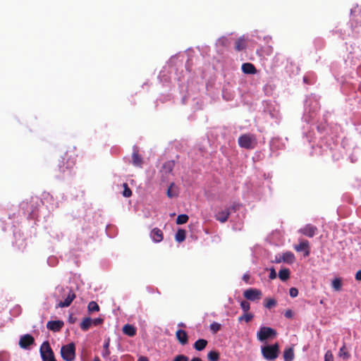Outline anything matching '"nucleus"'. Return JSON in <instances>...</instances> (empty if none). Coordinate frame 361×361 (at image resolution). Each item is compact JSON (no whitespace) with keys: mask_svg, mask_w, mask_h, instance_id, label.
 Instances as JSON below:
<instances>
[{"mask_svg":"<svg viewBox=\"0 0 361 361\" xmlns=\"http://www.w3.org/2000/svg\"><path fill=\"white\" fill-rule=\"evenodd\" d=\"M77 154L75 148L67 150L60 157L58 160V170L59 172L64 173L66 170L72 169L75 164Z\"/></svg>","mask_w":361,"mask_h":361,"instance_id":"f257e3e1","label":"nucleus"},{"mask_svg":"<svg viewBox=\"0 0 361 361\" xmlns=\"http://www.w3.org/2000/svg\"><path fill=\"white\" fill-rule=\"evenodd\" d=\"M238 145L246 149H253L257 145V136L252 133L241 135L238 140Z\"/></svg>","mask_w":361,"mask_h":361,"instance_id":"f03ea898","label":"nucleus"},{"mask_svg":"<svg viewBox=\"0 0 361 361\" xmlns=\"http://www.w3.org/2000/svg\"><path fill=\"white\" fill-rule=\"evenodd\" d=\"M262 354L267 360H274L279 354V345L276 343L274 345H267L262 348Z\"/></svg>","mask_w":361,"mask_h":361,"instance_id":"7ed1b4c3","label":"nucleus"},{"mask_svg":"<svg viewBox=\"0 0 361 361\" xmlns=\"http://www.w3.org/2000/svg\"><path fill=\"white\" fill-rule=\"evenodd\" d=\"M61 356L65 361H73L75 359V345L73 343L64 345L61 348Z\"/></svg>","mask_w":361,"mask_h":361,"instance_id":"20e7f679","label":"nucleus"},{"mask_svg":"<svg viewBox=\"0 0 361 361\" xmlns=\"http://www.w3.org/2000/svg\"><path fill=\"white\" fill-rule=\"evenodd\" d=\"M39 353L42 361H56L54 353L48 341H45L40 346Z\"/></svg>","mask_w":361,"mask_h":361,"instance_id":"39448f33","label":"nucleus"},{"mask_svg":"<svg viewBox=\"0 0 361 361\" xmlns=\"http://www.w3.org/2000/svg\"><path fill=\"white\" fill-rule=\"evenodd\" d=\"M277 335V332L275 329L267 327L262 326L257 333V338L259 341L263 342L269 338H275Z\"/></svg>","mask_w":361,"mask_h":361,"instance_id":"423d86ee","label":"nucleus"},{"mask_svg":"<svg viewBox=\"0 0 361 361\" xmlns=\"http://www.w3.org/2000/svg\"><path fill=\"white\" fill-rule=\"evenodd\" d=\"M243 296L248 300L255 301L262 298V291L257 288H249L244 291Z\"/></svg>","mask_w":361,"mask_h":361,"instance_id":"0eeeda50","label":"nucleus"},{"mask_svg":"<svg viewBox=\"0 0 361 361\" xmlns=\"http://www.w3.org/2000/svg\"><path fill=\"white\" fill-rule=\"evenodd\" d=\"M35 343V338L30 334H25L20 338L19 345L21 348L27 349Z\"/></svg>","mask_w":361,"mask_h":361,"instance_id":"6e6552de","label":"nucleus"},{"mask_svg":"<svg viewBox=\"0 0 361 361\" xmlns=\"http://www.w3.org/2000/svg\"><path fill=\"white\" fill-rule=\"evenodd\" d=\"M174 166L175 162L173 161H168L163 164L162 168L160 170V173L161 174L163 179L168 178V176L173 171Z\"/></svg>","mask_w":361,"mask_h":361,"instance_id":"1a4fd4ad","label":"nucleus"},{"mask_svg":"<svg viewBox=\"0 0 361 361\" xmlns=\"http://www.w3.org/2000/svg\"><path fill=\"white\" fill-rule=\"evenodd\" d=\"M317 232V228L312 224H307L299 230V233L309 238L314 237Z\"/></svg>","mask_w":361,"mask_h":361,"instance_id":"9d476101","label":"nucleus"},{"mask_svg":"<svg viewBox=\"0 0 361 361\" xmlns=\"http://www.w3.org/2000/svg\"><path fill=\"white\" fill-rule=\"evenodd\" d=\"M75 298L76 295L74 291L71 289L68 290L66 299L63 301H60L57 305V307H69Z\"/></svg>","mask_w":361,"mask_h":361,"instance_id":"9b49d317","label":"nucleus"},{"mask_svg":"<svg viewBox=\"0 0 361 361\" xmlns=\"http://www.w3.org/2000/svg\"><path fill=\"white\" fill-rule=\"evenodd\" d=\"M294 249L298 252L304 251L305 257H308L310 254V243L307 240H302L298 245H295Z\"/></svg>","mask_w":361,"mask_h":361,"instance_id":"f8f14e48","label":"nucleus"},{"mask_svg":"<svg viewBox=\"0 0 361 361\" xmlns=\"http://www.w3.org/2000/svg\"><path fill=\"white\" fill-rule=\"evenodd\" d=\"M63 325V322L61 320L49 321L47 324V328L54 332H58L62 329Z\"/></svg>","mask_w":361,"mask_h":361,"instance_id":"ddd939ff","label":"nucleus"},{"mask_svg":"<svg viewBox=\"0 0 361 361\" xmlns=\"http://www.w3.org/2000/svg\"><path fill=\"white\" fill-rule=\"evenodd\" d=\"M176 336L178 342L184 345L188 343V336L185 331L182 329H178L176 332Z\"/></svg>","mask_w":361,"mask_h":361,"instance_id":"4468645a","label":"nucleus"},{"mask_svg":"<svg viewBox=\"0 0 361 361\" xmlns=\"http://www.w3.org/2000/svg\"><path fill=\"white\" fill-rule=\"evenodd\" d=\"M150 237L152 238L154 242L159 243L164 238L163 232L161 231V229L158 228H154L152 230L150 233Z\"/></svg>","mask_w":361,"mask_h":361,"instance_id":"2eb2a0df","label":"nucleus"},{"mask_svg":"<svg viewBox=\"0 0 361 361\" xmlns=\"http://www.w3.org/2000/svg\"><path fill=\"white\" fill-rule=\"evenodd\" d=\"M133 164L137 167H142L143 164V159L140 154L138 153V150L134 149L132 154Z\"/></svg>","mask_w":361,"mask_h":361,"instance_id":"dca6fc26","label":"nucleus"},{"mask_svg":"<svg viewBox=\"0 0 361 361\" xmlns=\"http://www.w3.org/2000/svg\"><path fill=\"white\" fill-rule=\"evenodd\" d=\"M230 214V209H226L223 211L219 212L215 216L216 220L221 223H224L228 220Z\"/></svg>","mask_w":361,"mask_h":361,"instance_id":"f3484780","label":"nucleus"},{"mask_svg":"<svg viewBox=\"0 0 361 361\" xmlns=\"http://www.w3.org/2000/svg\"><path fill=\"white\" fill-rule=\"evenodd\" d=\"M242 71L245 74H255L257 69L251 63H245L242 65Z\"/></svg>","mask_w":361,"mask_h":361,"instance_id":"a211bd4d","label":"nucleus"},{"mask_svg":"<svg viewBox=\"0 0 361 361\" xmlns=\"http://www.w3.org/2000/svg\"><path fill=\"white\" fill-rule=\"evenodd\" d=\"M281 260H283V262L288 264H293L295 260V257L292 252L287 251L281 255Z\"/></svg>","mask_w":361,"mask_h":361,"instance_id":"6ab92c4d","label":"nucleus"},{"mask_svg":"<svg viewBox=\"0 0 361 361\" xmlns=\"http://www.w3.org/2000/svg\"><path fill=\"white\" fill-rule=\"evenodd\" d=\"M123 332L124 334L133 337L136 334V328L131 324H125L123 327Z\"/></svg>","mask_w":361,"mask_h":361,"instance_id":"aec40b11","label":"nucleus"},{"mask_svg":"<svg viewBox=\"0 0 361 361\" xmlns=\"http://www.w3.org/2000/svg\"><path fill=\"white\" fill-rule=\"evenodd\" d=\"M166 195H167L168 197H169V198H172V197L178 196V190L177 187L175 185L174 183H171L170 184L169 187L168 188Z\"/></svg>","mask_w":361,"mask_h":361,"instance_id":"412c9836","label":"nucleus"},{"mask_svg":"<svg viewBox=\"0 0 361 361\" xmlns=\"http://www.w3.org/2000/svg\"><path fill=\"white\" fill-rule=\"evenodd\" d=\"M207 343H208V342L207 340L203 339V338H200L195 342L194 348L198 351L203 350L206 348Z\"/></svg>","mask_w":361,"mask_h":361,"instance_id":"4be33fe9","label":"nucleus"},{"mask_svg":"<svg viewBox=\"0 0 361 361\" xmlns=\"http://www.w3.org/2000/svg\"><path fill=\"white\" fill-rule=\"evenodd\" d=\"M92 324V319L90 317H85L81 322L80 326L82 331H86L90 329Z\"/></svg>","mask_w":361,"mask_h":361,"instance_id":"5701e85b","label":"nucleus"},{"mask_svg":"<svg viewBox=\"0 0 361 361\" xmlns=\"http://www.w3.org/2000/svg\"><path fill=\"white\" fill-rule=\"evenodd\" d=\"M279 277L283 281H287L290 278V270L287 268L281 269L279 272Z\"/></svg>","mask_w":361,"mask_h":361,"instance_id":"b1692460","label":"nucleus"},{"mask_svg":"<svg viewBox=\"0 0 361 361\" xmlns=\"http://www.w3.org/2000/svg\"><path fill=\"white\" fill-rule=\"evenodd\" d=\"M333 289L336 291H340L342 288V279L341 278H335L331 283Z\"/></svg>","mask_w":361,"mask_h":361,"instance_id":"393cba45","label":"nucleus"},{"mask_svg":"<svg viewBox=\"0 0 361 361\" xmlns=\"http://www.w3.org/2000/svg\"><path fill=\"white\" fill-rule=\"evenodd\" d=\"M283 358L285 361H292L294 358V353L292 348L286 349L283 352Z\"/></svg>","mask_w":361,"mask_h":361,"instance_id":"a878e982","label":"nucleus"},{"mask_svg":"<svg viewBox=\"0 0 361 361\" xmlns=\"http://www.w3.org/2000/svg\"><path fill=\"white\" fill-rule=\"evenodd\" d=\"M338 355L341 357H343L344 360H348L350 358V355L347 350L345 344L343 343V346L340 348Z\"/></svg>","mask_w":361,"mask_h":361,"instance_id":"bb28decb","label":"nucleus"},{"mask_svg":"<svg viewBox=\"0 0 361 361\" xmlns=\"http://www.w3.org/2000/svg\"><path fill=\"white\" fill-rule=\"evenodd\" d=\"M245 47H246V43L243 39L239 38L236 40V42L235 43V49L236 51H242Z\"/></svg>","mask_w":361,"mask_h":361,"instance_id":"cd10ccee","label":"nucleus"},{"mask_svg":"<svg viewBox=\"0 0 361 361\" xmlns=\"http://www.w3.org/2000/svg\"><path fill=\"white\" fill-rule=\"evenodd\" d=\"M185 231L183 229H178L175 235V239L177 242L181 243L185 239Z\"/></svg>","mask_w":361,"mask_h":361,"instance_id":"c85d7f7f","label":"nucleus"},{"mask_svg":"<svg viewBox=\"0 0 361 361\" xmlns=\"http://www.w3.org/2000/svg\"><path fill=\"white\" fill-rule=\"evenodd\" d=\"M253 314L247 312L238 317V322H240L242 321H245V322L248 323L253 319Z\"/></svg>","mask_w":361,"mask_h":361,"instance_id":"c756f323","label":"nucleus"},{"mask_svg":"<svg viewBox=\"0 0 361 361\" xmlns=\"http://www.w3.org/2000/svg\"><path fill=\"white\" fill-rule=\"evenodd\" d=\"M207 359L209 361H219V353L216 350H212L207 354Z\"/></svg>","mask_w":361,"mask_h":361,"instance_id":"7c9ffc66","label":"nucleus"},{"mask_svg":"<svg viewBox=\"0 0 361 361\" xmlns=\"http://www.w3.org/2000/svg\"><path fill=\"white\" fill-rule=\"evenodd\" d=\"M87 310L90 312H99V306L98 304L94 301H91L89 302L87 305Z\"/></svg>","mask_w":361,"mask_h":361,"instance_id":"2f4dec72","label":"nucleus"},{"mask_svg":"<svg viewBox=\"0 0 361 361\" xmlns=\"http://www.w3.org/2000/svg\"><path fill=\"white\" fill-rule=\"evenodd\" d=\"M189 217L187 214H180L176 219L177 224H183L188 222Z\"/></svg>","mask_w":361,"mask_h":361,"instance_id":"473e14b6","label":"nucleus"},{"mask_svg":"<svg viewBox=\"0 0 361 361\" xmlns=\"http://www.w3.org/2000/svg\"><path fill=\"white\" fill-rule=\"evenodd\" d=\"M264 302V306L268 309H271L276 305V300L273 298H267Z\"/></svg>","mask_w":361,"mask_h":361,"instance_id":"72a5a7b5","label":"nucleus"},{"mask_svg":"<svg viewBox=\"0 0 361 361\" xmlns=\"http://www.w3.org/2000/svg\"><path fill=\"white\" fill-rule=\"evenodd\" d=\"M221 325L219 323L214 322L210 324V330L213 334H216L219 331H220Z\"/></svg>","mask_w":361,"mask_h":361,"instance_id":"f704fd0d","label":"nucleus"},{"mask_svg":"<svg viewBox=\"0 0 361 361\" xmlns=\"http://www.w3.org/2000/svg\"><path fill=\"white\" fill-rule=\"evenodd\" d=\"M123 195L126 197H130L132 195V191L129 188L128 184L123 183Z\"/></svg>","mask_w":361,"mask_h":361,"instance_id":"c9c22d12","label":"nucleus"},{"mask_svg":"<svg viewBox=\"0 0 361 361\" xmlns=\"http://www.w3.org/2000/svg\"><path fill=\"white\" fill-rule=\"evenodd\" d=\"M109 339L107 340V341L105 342L104 344V350L102 353V356L104 357H107L110 355V351L109 350Z\"/></svg>","mask_w":361,"mask_h":361,"instance_id":"e433bc0d","label":"nucleus"},{"mask_svg":"<svg viewBox=\"0 0 361 361\" xmlns=\"http://www.w3.org/2000/svg\"><path fill=\"white\" fill-rule=\"evenodd\" d=\"M240 307L244 311V312H247L250 309V305L247 301L243 300L240 302Z\"/></svg>","mask_w":361,"mask_h":361,"instance_id":"4c0bfd02","label":"nucleus"},{"mask_svg":"<svg viewBox=\"0 0 361 361\" xmlns=\"http://www.w3.org/2000/svg\"><path fill=\"white\" fill-rule=\"evenodd\" d=\"M173 361H189V358L184 355H176Z\"/></svg>","mask_w":361,"mask_h":361,"instance_id":"58836bf2","label":"nucleus"},{"mask_svg":"<svg viewBox=\"0 0 361 361\" xmlns=\"http://www.w3.org/2000/svg\"><path fill=\"white\" fill-rule=\"evenodd\" d=\"M324 361H334V356L330 350L326 352L324 355Z\"/></svg>","mask_w":361,"mask_h":361,"instance_id":"ea45409f","label":"nucleus"},{"mask_svg":"<svg viewBox=\"0 0 361 361\" xmlns=\"http://www.w3.org/2000/svg\"><path fill=\"white\" fill-rule=\"evenodd\" d=\"M289 294L291 298H295L298 295V290L296 288H290L289 290Z\"/></svg>","mask_w":361,"mask_h":361,"instance_id":"a19ab883","label":"nucleus"},{"mask_svg":"<svg viewBox=\"0 0 361 361\" xmlns=\"http://www.w3.org/2000/svg\"><path fill=\"white\" fill-rule=\"evenodd\" d=\"M276 278V272L274 268L270 269L269 279H275Z\"/></svg>","mask_w":361,"mask_h":361,"instance_id":"79ce46f5","label":"nucleus"},{"mask_svg":"<svg viewBox=\"0 0 361 361\" xmlns=\"http://www.w3.org/2000/svg\"><path fill=\"white\" fill-rule=\"evenodd\" d=\"M102 323H103V319L101 318H97V319H92V324H94V326L99 325Z\"/></svg>","mask_w":361,"mask_h":361,"instance_id":"37998d69","label":"nucleus"},{"mask_svg":"<svg viewBox=\"0 0 361 361\" xmlns=\"http://www.w3.org/2000/svg\"><path fill=\"white\" fill-rule=\"evenodd\" d=\"M355 278L357 281H361V269L356 272Z\"/></svg>","mask_w":361,"mask_h":361,"instance_id":"c03bdc74","label":"nucleus"},{"mask_svg":"<svg viewBox=\"0 0 361 361\" xmlns=\"http://www.w3.org/2000/svg\"><path fill=\"white\" fill-rule=\"evenodd\" d=\"M285 317L287 318H291L293 317V312L290 310H288L285 312Z\"/></svg>","mask_w":361,"mask_h":361,"instance_id":"a18cd8bd","label":"nucleus"},{"mask_svg":"<svg viewBox=\"0 0 361 361\" xmlns=\"http://www.w3.org/2000/svg\"><path fill=\"white\" fill-rule=\"evenodd\" d=\"M274 262H275L276 263H281V262H283V260H281V255H276V256L275 257Z\"/></svg>","mask_w":361,"mask_h":361,"instance_id":"49530a36","label":"nucleus"},{"mask_svg":"<svg viewBox=\"0 0 361 361\" xmlns=\"http://www.w3.org/2000/svg\"><path fill=\"white\" fill-rule=\"evenodd\" d=\"M239 207V205L238 204H233L232 205L229 209H230V211L232 210L233 212H235Z\"/></svg>","mask_w":361,"mask_h":361,"instance_id":"de8ad7c7","label":"nucleus"},{"mask_svg":"<svg viewBox=\"0 0 361 361\" xmlns=\"http://www.w3.org/2000/svg\"><path fill=\"white\" fill-rule=\"evenodd\" d=\"M8 357L6 355H0V361H8Z\"/></svg>","mask_w":361,"mask_h":361,"instance_id":"09e8293b","label":"nucleus"},{"mask_svg":"<svg viewBox=\"0 0 361 361\" xmlns=\"http://www.w3.org/2000/svg\"><path fill=\"white\" fill-rule=\"evenodd\" d=\"M243 280H244L246 283H248V282H249V280H250V275H249V274H244V275H243Z\"/></svg>","mask_w":361,"mask_h":361,"instance_id":"8fccbe9b","label":"nucleus"},{"mask_svg":"<svg viewBox=\"0 0 361 361\" xmlns=\"http://www.w3.org/2000/svg\"><path fill=\"white\" fill-rule=\"evenodd\" d=\"M190 361H202L201 358L200 357H192Z\"/></svg>","mask_w":361,"mask_h":361,"instance_id":"3c124183","label":"nucleus"},{"mask_svg":"<svg viewBox=\"0 0 361 361\" xmlns=\"http://www.w3.org/2000/svg\"><path fill=\"white\" fill-rule=\"evenodd\" d=\"M138 361H148V358L146 357H140Z\"/></svg>","mask_w":361,"mask_h":361,"instance_id":"603ef678","label":"nucleus"},{"mask_svg":"<svg viewBox=\"0 0 361 361\" xmlns=\"http://www.w3.org/2000/svg\"><path fill=\"white\" fill-rule=\"evenodd\" d=\"M93 361H100L99 358L98 357H95L93 360Z\"/></svg>","mask_w":361,"mask_h":361,"instance_id":"864d4df0","label":"nucleus"},{"mask_svg":"<svg viewBox=\"0 0 361 361\" xmlns=\"http://www.w3.org/2000/svg\"><path fill=\"white\" fill-rule=\"evenodd\" d=\"M179 326H183V327H185V325L184 324H183V323L179 324Z\"/></svg>","mask_w":361,"mask_h":361,"instance_id":"5fc2aeb1","label":"nucleus"}]
</instances>
